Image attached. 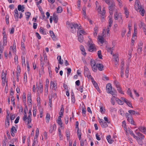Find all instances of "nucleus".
<instances>
[{
    "mask_svg": "<svg viewBox=\"0 0 146 146\" xmlns=\"http://www.w3.org/2000/svg\"><path fill=\"white\" fill-rule=\"evenodd\" d=\"M31 115H29L28 117H27V119H28V122H27V124H29L30 123H31Z\"/></svg>",
    "mask_w": 146,
    "mask_h": 146,
    "instance_id": "nucleus-35",
    "label": "nucleus"
},
{
    "mask_svg": "<svg viewBox=\"0 0 146 146\" xmlns=\"http://www.w3.org/2000/svg\"><path fill=\"white\" fill-rule=\"evenodd\" d=\"M37 102L38 103V106H40V98L39 97H37Z\"/></svg>",
    "mask_w": 146,
    "mask_h": 146,
    "instance_id": "nucleus-51",
    "label": "nucleus"
},
{
    "mask_svg": "<svg viewBox=\"0 0 146 146\" xmlns=\"http://www.w3.org/2000/svg\"><path fill=\"white\" fill-rule=\"evenodd\" d=\"M7 75L6 73H5L3 70L1 74V78L2 79V82L4 85L5 84V82L7 83V80H6L5 79L6 76Z\"/></svg>",
    "mask_w": 146,
    "mask_h": 146,
    "instance_id": "nucleus-3",
    "label": "nucleus"
},
{
    "mask_svg": "<svg viewBox=\"0 0 146 146\" xmlns=\"http://www.w3.org/2000/svg\"><path fill=\"white\" fill-rule=\"evenodd\" d=\"M116 88H117V90L119 92V93H120L121 94H124V93L122 91L121 88L120 87V85H116Z\"/></svg>",
    "mask_w": 146,
    "mask_h": 146,
    "instance_id": "nucleus-18",
    "label": "nucleus"
},
{
    "mask_svg": "<svg viewBox=\"0 0 146 146\" xmlns=\"http://www.w3.org/2000/svg\"><path fill=\"white\" fill-rule=\"evenodd\" d=\"M113 21L111 18H110L109 20V27H111Z\"/></svg>",
    "mask_w": 146,
    "mask_h": 146,
    "instance_id": "nucleus-49",
    "label": "nucleus"
},
{
    "mask_svg": "<svg viewBox=\"0 0 146 146\" xmlns=\"http://www.w3.org/2000/svg\"><path fill=\"white\" fill-rule=\"evenodd\" d=\"M39 31L40 32H41L42 33V34H46V33H45V31H44V29L42 28V27H40L39 29Z\"/></svg>",
    "mask_w": 146,
    "mask_h": 146,
    "instance_id": "nucleus-54",
    "label": "nucleus"
},
{
    "mask_svg": "<svg viewBox=\"0 0 146 146\" xmlns=\"http://www.w3.org/2000/svg\"><path fill=\"white\" fill-rule=\"evenodd\" d=\"M21 58L22 66H23L24 64L25 66L26 65L25 63V56L22 55L21 56Z\"/></svg>",
    "mask_w": 146,
    "mask_h": 146,
    "instance_id": "nucleus-29",
    "label": "nucleus"
},
{
    "mask_svg": "<svg viewBox=\"0 0 146 146\" xmlns=\"http://www.w3.org/2000/svg\"><path fill=\"white\" fill-rule=\"evenodd\" d=\"M126 33V30L125 29H124V30L122 31V37H123Z\"/></svg>",
    "mask_w": 146,
    "mask_h": 146,
    "instance_id": "nucleus-64",
    "label": "nucleus"
},
{
    "mask_svg": "<svg viewBox=\"0 0 146 146\" xmlns=\"http://www.w3.org/2000/svg\"><path fill=\"white\" fill-rule=\"evenodd\" d=\"M25 15L27 16L26 18L27 20L28 21L31 15V13L30 12H28L25 13Z\"/></svg>",
    "mask_w": 146,
    "mask_h": 146,
    "instance_id": "nucleus-32",
    "label": "nucleus"
},
{
    "mask_svg": "<svg viewBox=\"0 0 146 146\" xmlns=\"http://www.w3.org/2000/svg\"><path fill=\"white\" fill-rule=\"evenodd\" d=\"M50 36L54 40H56V36L54 35L53 31H50Z\"/></svg>",
    "mask_w": 146,
    "mask_h": 146,
    "instance_id": "nucleus-17",
    "label": "nucleus"
},
{
    "mask_svg": "<svg viewBox=\"0 0 146 146\" xmlns=\"http://www.w3.org/2000/svg\"><path fill=\"white\" fill-rule=\"evenodd\" d=\"M108 93L112 95L114 98H115L117 96V92L114 89H113L111 91H110L109 92H108Z\"/></svg>",
    "mask_w": 146,
    "mask_h": 146,
    "instance_id": "nucleus-7",
    "label": "nucleus"
},
{
    "mask_svg": "<svg viewBox=\"0 0 146 146\" xmlns=\"http://www.w3.org/2000/svg\"><path fill=\"white\" fill-rule=\"evenodd\" d=\"M128 112L129 113H126L125 114L127 120L131 124L134 125H135V122L133 120L132 115H134L135 114L139 115V113L138 112L132 110H129Z\"/></svg>",
    "mask_w": 146,
    "mask_h": 146,
    "instance_id": "nucleus-1",
    "label": "nucleus"
},
{
    "mask_svg": "<svg viewBox=\"0 0 146 146\" xmlns=\"http://www.w3.org/2000/svg\"><path fill=\"white\" fill-rule=\"evenodd\" d=\"M36 37L38 39H41V37L38 33L36 32Z\"/></svg>",
    "mask_w": 146,
    "mask_h": 146,
    "instance_id": "nucleus-63",
    "label": "nucleus"
},
{
    "mask_svg": "<svg viewBox=\"0 0 146 146\" xmlns=\"http://www.w3.org/2000/svg\"><path fill=\"white\" fill-rule=\"evenodd\" d=\"M86 108H82V113L84 117H85L86 116Z\"/></svg>",
    "mask_w": 146,
    "mask_h": 146,
    "instance_id": "nucleus-42",
    "label": "nucleus"
},
{
    "mask_svg": "<svg viewBox=\"0 0 146 146\" xmlns=\"http://www.w3.org/2000/svg\"><path fill=\"white\" fill-rule=\"evenodd\" d=\"M50 115L49 113H46V122H49V119H50Z\"/></svg>",
    "mask_w": 146,
    "mask_h": 146,
    "instance_id": "nucleus-34",
    "label": "nucleus"
},
{
    "mask_svg": "<svg viewBox=\"0 0 146 146\" xmlns=\"http://www.w3.org/2000/svg\"><path fill=\"white\" fill-rule=\"evenodd\" d=\"M98 55L99 58L101 59H102V54L101 51L99 50L98 52Z\"/></svg>",
    "mask_w": 146,
    "mask_h": 146,
    "instance_id": "nucleus-24",
    "label": "nucleus"
},
{
    "mask_svg": "<svg viewBox=\"0 0 146 146\" xmlns=\"http://www.w3.org/2000/svg\"><path fill=\"white\" fill-rule=\"evenodd\" d=\"M31 95V94L30 92L29 93V96H28L27 97L28 102H29L30 104L29 105V106L30 105H31H31L32 104V102Z\"/></svg>",
    "mask_w": 146,
    "mask_h": 146,
    "instance_id": "nucleus-19",
    "label": "nucleus"
},
{
    "mask_svg": "<svg viewBox=\"0 0 146 146\" xmlns=\"http://www.w3.org/2000/svg\"><path fill=\"white\" fill-rule=\"evenodd\" d=\"M27 74L26 72H25L24 73V82H25V81L26 82H27Z\"/></svg>",
    "mask_w": 146,
    "mask_h": 146,
    "instance_id": "nucleus-59",
    "label": "nucleus"
},
{
    "mask_svg": "<svg viewBox=\"0 0 146 146\" xmlns=\"http://www.w3.org/2000/svg\"><path fill=\"white\" fill-rule=\"evenodd\" d=\"M23 102L25 103L26 101V94L25 93H23Z\"/></svg>",
    "mask_w": 146,
    "mask_h": 146,
    "instance_id": "nucleus-40",
    "label": "nucleus"
},
{
    "mask_svg": "<svg viewBox=\"0 0 146 146\" xmlns=\"http://www.w3.org/2000/svg\"><path fill=\"white\" fill-rule=\"evenodd\" d=\"M78 35L79 41L80 42H83L84 40L83 35L81 34Z\"/></svg>",
    "mask_w": 146,
    "mask_h": 146,
    "instance_id": "nucleus-11",
    "label": "nucleus"
},
{
    "mask_svg": "<svg viewBox=\"0 0 146 146\" xmlns=\"http://www.w3.org/2000/svg\"><path fill=\"white\" fill-rule=\"evenodd\" d=\"M36 109L34 107H33V115L34 117L36 116Z\"/></svg>",
    "mask_w": 146,
    "mask_h": 146,
    "instance_id": "nucleus-57",
    "label": "nucleus"
},
{
    "mask_svg": "<svg viewBox=\"0 0 146 146\" xmlns=\"http://www.w3.org/2000/svg\"><path fill=\"white\" fill-rule=\"evenodd\" d=\"M81 33L84 34L85 32L84 30H80L77 31V35L80 34Z\"/></svg>",
    "mask_w": 146,
    "mask_h": 146,
    "instance_id": "nucleus-44",
    "label": "nucleus"
},
{
    "mask_svg": "<svg viewBox=\"0 0 146 146\" xmlns=\"http://www.w3.org/2000/svg\"><path fill=\"white\" fill-rule=\"evenodd\" d=\"M127 94H128V95H129L130 96L131 98H132L133 99V96L132 95V93H131V90H130V89L129 88L128 89V90L127 91Z\"/></svg>",
    "mask_w": 146,
    "mask_h": 146,
    "instance_id": "nucleus-46",
    "label": "nucleus"
},
{
    "mask_svg": "<svg viewBox=\"0 0 146 146\" xmlns=\"http://www.w3.org/2000/svg\"><path fill=\"white\" fill-rule=\"evenodd\" d=\"M92 67L93 70L94 72H96L97 68V64L96 65V66H92Z\"/></svg>",
    "mask_w": 146,
    "mask_h": 146,
    "instance_id": "nucleus-50",
    "label": "nucleus"
},
{
    "mask_svg": "<svg viewBox=\"0 0 146 146\" xmlns=\"http://www.w3.org/2000/svg\"><path fill=\"white\" fill-rule=\"evenodd\" d=\"M78 26V25L77 24L75 23H72V25L71 26V29H72L73 28H74L76 29V28H77Z\"/></svg>",
    "mask_w": 146,
    "mask_h": 146,
    "instance_id": "nucleus-31",
    "label": "nucleus"
},
{
    "mask_svg": "<svg viewBox=\"0 0 146 146\" xmlns=\"http://www.w3.org/2000/svg\"><path fill=\"white\" fill-rule=\"evenodd\" d=\"M101 125L102 127L106 128L108 127V125L107 122H105V121L103 120L102 123Z\"/></svg>",
    "mask_w": 146,
    "mask_h": 146,
    "instance_id": "nucleus-21",
    "label": "nucleus"
},
{
    "mask_svg": "<svg viewBox=\"0 0 146 146\" xmlns=\"http://www.w3.org/2000/svg\"><path fill=\"white\" fill-rule=\"evenodd\" d=\"M121 99L123 100V102H125L129 107L133 108L131 103L129 102L127 99H126L125 98L123 97L121 98Z\"/></svg>",
    "mask_w": 146,
    "mask_h": 146,
    "instance_id": "nucleus-5",
    "label": "nucleus"
},
{
    "mask_svg": "<svg viewBox=\"0 0 146 146\" xmlns=\"http://www.w3.org/2000/svg\"><path fill=\"white\" fill-rule=\"evenodd\" d=\"M53 17L54 22L56 23H57L58 22V18L57 16L56 15L55 13H54L53 14Z\"/></svg>",
    "mask_w": 146,
    "mask_h": 146,
    "instance_id": "nucleus-16",
    "label": "nucleus"
},
{
    "mask_svg": "<svg viewBox=\"0 0 146 146\" xmlns=\"http://www.w3.org/2000/svg\"><path fill=\"white\" fill-rule=\"evenodd\" d=\"M142 47H138L137 49V52L139 54H141L142 51Z\"/></svg>",
    "mask_w": 146,
    "mask_h": 146,
    "instance_id": "nucleus-52",
    "label": "nucleus"
},
{
    "mask_svg": "<svg viewBox=\"0 0 146 146\" xmlns=\"http://www.w3.org/2000/svg\"><path fill=\"white\" fill-rule=\"evenodd\" d=\"M106 89L108 93V92H109L110 91H111L113 90L111 85L110 83H109L107 84Z\"/></svg>",
    "mask_w": 146,
    "mask_h": 146,
    "instance_id": "nucleus-8",
    "label": "nucleus"
},
{
    "mask_svg": "<svg viewBox=\"0 0 146 146\" xmlns=\"http://www.w3.org/2000/svg\"><path fill=\"white\" fill-rule=\"evenodd\" d=\"M110 6L112 8L114 7L115 6V4L113 1H111V4L110 5Z\"/></svg>",
    "mask_w": 146,
    "mask_h": 146,
    "instance_id": "nucleus-60",
    "label": "nucleus"
},
{
    "mask_svg": "<svg viewBox=\"0 0 146 146\" xmlns=\"http://www.w3.org/2000/svg\"><path fill=\"white\" fill-rule=\"evenodd\" d=\"M19 119H20V117L19 116H18L17 117L16 119H15V122H14L15 123V124L17 123L19 121Z\"/></svg>",
    "mask_w": 146,
    "mask_h": 146,
    "instance_id": "nucleus-58",
    "label": "nucleus"
},
{
    "mask_svg": "<svg viewBox=\"0 0 146 146\" xmlns=\"http://www.w3.org/2000/svg\"><path fill=\"white\" fill-rule=\"evenodd\" d=\"M24 5L22 6L21 5H19L18 6V9L19 11H20L22 10L23 9H24L25 7Z\"/></svg>",
    "mask_w": 146,
    "mask_h": 146,
    "instance_id": "nucleus-33",
    "label": "nucleus"
},
{
    "mask_svg": "<svg viewBox=\"0 0 146 146\" xmlns=\"http://www.w3.org/2000/svg\"><path fill=\"white\" fill-rule=\"evenodd\" d=\"M27 119V113L25 110L24 111V116L23 117V119L24 121H25Z\"/></svg>",
    "mask_w": 146,
    "mask_h": 146,
    "instance_id": "nucleus-38",
    "label": "nucleus"
},
{
    "mask_svg": "<svg viewBox=\"0 0 146 146\" xmlns=\"http://www.w3.org/2000/svg\"><path fill=\"white\" fill-rule=\"evenodd\" d=\"M138 143L141 145H142L143 144V142L142 139H141L139 138L138 137V139H137Z\"/></svg>",
    "mask_w": 146,
    "mask_h": 146,
    "instance_id": "nucleus-41",
    "label": "nucleus"
},
{
    "mask_svg": "<svg viewBox=\"0 0 146 146\" xmlns=\"http://www.w3.org/2000/svg\"><path fill=\"white\" fill-rule=\"evenodd\" d=\"M10 95L12 96V97H14L13 95L14 94V91H13V88H11L10 90Z\"/></svg>",
    "mask_w": 146,
    "mask_h": 146,
    "instance_id": "nucleus-55",
    "label": "nucleus"
},
{
    "mask_svg": "<svg viewBox=\"0 0 146 146\" xmlns=\"http://www.w3.org/2000/svg\"><path fill=\"white\" fill-rule=\"evenodd\" d=\"M129 65L127 64H126V69L125 72V74L126 76V78H127L128 77V73L129 71Z\"/></svg>",
    "mask_w": 146,
    "mask_h": 146,
    "instance_id": "nucleus-14",
    "label": "nucleus"
},
{
    "mask_svg": "<svg viewBox=\"0 0 146 146\" xmlns=\"http://www.w3.org/2000/svg\"><path fill=\"white\" fill-rule=\"evenodd\" d=\"M84 74L85 77H87L88 78H92V76L90 75V73L87 67L84 66Z\"/></svg>",
    "mask_w": 146,
    "mask_h": 146,
    "instance_id": "nucleus-2",
    "label": "nucleus"
},
{
    "mask_svg": "<svg viewBox=\"0 0 146 146\" xmlns=\"http://www.w3.org/2000/svg\"><path fill=\"white\" fill-rule=\"evenodd\" d=\"M138 129L139 130L144 134H146V128L142 126H140Z\"/></svg>",
    "mask_w": 146,
    "mask_h": 146,
    "instance_id": "nucleus-9",
    "label": "nucleus"
},
{
    "mask_svg": "<svg viewBox=\"0 0 146 146\" xmlns=\"http://www.w3.org/2000/svg\"><path fill=\"white\" fill-rule=\"evenodd\" d=\"M106 139L108 142L110 144L112 143L113 142V140L111 139V137L110 135H108L106 137Z\"/></svg>",
    "mask_w": 146,
    "mask_h": 146,
    "instance_id": "nucleus-12",
    "label": "nucleus"
},
{
    "mask_svg": "<svg viewBox=\"0 0 146 146\" xmlns=\"http://www.w3.org/2000/svg\"><path fill=\"white\" fill-rule=\"evenodd\" d=\"M15 98L14 97H11V102H13V104L14 107H15Z\"/></svg>",
    "mask_w": 146,
    "mask_h": 146,
    "instance_id": "nucleus-47",
    "label": "nucleus"
},
{
    "mask_svg": "<svg viewBox=\"0 0 146 146\" xmlns=\"http://www.w3.org/2000/svg\"><path fill=\"white\" fill-rule=\"evenodd\" d=\"M12 48V49L15 51V52H16V44L15 42V40H14L13 44V47L12 46H11L10 47V48Z\"/></svg>",
    "mask_w": 146,
    "mask_h": 146,
    "instance_id": "nucleus-25",
    "label": "nucleus"
},
{
    "mask_svg": "<svg viewBox=\"0 0 146 146\" xmlns=\"http://www.w3.org/2000/svg\"><path fill=\"white\" fill-rule=\"evenodd\" d=\"M11 115V116L10 117L11 119V121L13 120L15 118V115L14 114H13L12 115H11Z\"/></svg>",
    "mask_w": 146,
    "mask_h": 146,
    "instance_id": "nucleus-62",
    "label": "nucleus"
},
{
    "mask_svg": "<svg viewBox=\"0 0 146 146\" xmlns=\"http://www.w3.org/2000/svg\"><path fill=\"white\" fill-rule=\"evenodd\" d=\"M97 66L99 70L102 71L103 70L104 66L102 64H97Z\"/></svg>",
    "mask_w": 146,
    "mask_h": 146,
    "instance_id": "nucleus-10",
    "label": "nucleus"
},
{
    "mask_svg": "<svg viewBox=\"0 0 146 146\" xmlns=\"http://www.w3.org/2000/svg\"><path fill=\"white\" fill-rule=\"evenodd\" d=\"M15 128V127L14 126H13L12 127L11 129V133L12 136L13 137L15 136V134L14 133L13 131H14V129Z\"/></svg>",
    "mask_w": 146,
    "mask_h": 146,
    "instance_id": "nucleus-36",
    "label": "nucleus"
},
{
    "mask_svg": "<svg viewBox=\"0 0 146 146\" xmlns=\"http://www.w3.org/2000/svg\"><path fill=\"white\" fill-rule=\"evenodd\" d=\"M39 84H40V88H39V91L40 93H42L43 91V85L42 84L41 82L40 81L39 82Z\"/></svg>",
    "mask_w": 146,
    "mask_h": 146,
    "instance_id": "nucleus-23",
    "label": "nucleus"
},
{
    "mask_svg": "<svg viewBox=\"0 0 146 146\" xmlns=\"http://www.w3.org/2000/svg\"><path fill=\"white\" fill-rule=\"evenodd\" d=\"M98 39H99V40L100 42V43L101 44L103 43L104 42V38L102 37H101V36L100 35L98 36Z\"/></svg>",
    "mask_w": 146,
    "mask_h": 146,
    "instance_id": "nucleus-27",
    "label": "nucleus"
},
{
    "mask_svg": "<svg viewBox=\"0 0 146 146\" xmlns=\"http://www.w3.org/2000/svg\"><path fill=\"white\" fill-rule=\"evenodd\" d=\"M52 86V88H54L56 87V88H57V84H55L52 81H51L50 82V86Z\"/></svg>",
    "mask_w": 146,
    "mask_h": 146,
    "instance_id": "nucleus-45",
    "label": "nucleus"
},
{
    "mask_svg": "<svg viewBox=\"0 0 146 146\" xmlns=\"http://www.w3.org/2000/svg\"><path fill=\"white\" fill-rule=\"evenodd\" d=\"M116 101L118 102V104L119 105H122L124 104V102L123 101L121 100H120L118 98H116Z\"/></svg>",
    "mask_w": 146,
    "mask_h": 146,
    "instance_id": "nucleus-26",
    "label": "nucleus"
},
{
    "mask_svg": "<svg viewBox=\"0 0 146 146\" xmlns=\"http://www.w3.org/2000/svg\"><path fill=\"white\" fill-rule=\"evenodd\" d=\"M113 8L109 6V13L110 15H112L113 14V11L112 10Z\"/></svg>",
    "mask_w": 146,
    "mask_h": 146,
    "instance_id": "nucleus-39",
    "label": "nucleus"
},
{
    "mask_svg": "<svg viewBox=\"0 0 146 146\" xmlns=\"http://www.w3.org/2000/svg\"><path fill=\"white\" fill-rule=\"evenodd\" d=\"M66 24L69 26V27H70L71 28V26L72 25V23H70L69 21H67L66 23Z\"/></svg>",
    "mask_w": 146,
    "mask_h": 146,
    "instance_id": "nucleus-61",
    "label": "nucleus"
},
{
    "mask_svg": "<svg viewBox=\"0 0 146 146\" xmlns=\"http://www.w3.org/2000/svg\"><path fill=\"white\" fill-rule=\"evenodd\" d=\"M19 14L18 13H15L14 16L15 17V20L16 21H17L18 20V18H19Z\"/></svg>",
    "mask_w": 146,
    "mask_h": 146,
    "instance_id": "nucleus-48",
    "label": "nucleus"
},
{
    "mask_svg": "<svg viewBox=\"0 0 146 146\" xmlns=\"http://www.w3.org/2000/svg\"><path fill=\"white\" fill-rule=\"evenodd\" d=\"M91 80L92 83L93 85H94V86L96 89L98 91V92H100V88H99V87L97 83L94 80V79L92 78H92H91Z\"/></svg>",
    "mask_w": 146,
    "mask_h": 146,
    "instance_id": "nucleus-4",
    "label": "nucleus"
},
{
    "mask_svg": "<svg viewBox=\"0 0 146 146\" xmlns=\"http://www.w3.org/2000/svg\"><path fill=\"white\" fill-rule=\"evenodd\" d=\"M90 64L92 66H95L96 65L95 60L92 59L91 60Z\"/></svg>",
    "mask_w": 146,
    "mask_h": 146,
    "instance_id": "nucleus-28",
    "label": "nucleus"
},
{
    "mask_svg": "<svg viewBox=\"0 0 146 146\" xmlns=\"http://www.w3.org/2000/svg\"><path fill=\"white\" fill-rule=\"evenodd\" d=\"M124 10L125 11V15L126 17L127 18L129 17V14L127 8L126 7H124Z\"/></svg>",
    "mask_w": 146,
    "mask_h": 146,
    "instance_id": "nucleus-20",
    "label": "nucleus"
},
{
    "mask_svg": "<svg viewBox=\"0 0 146 146\" xmlns=\"http://www.w3.org/2000/svg\"><path fill=\"white\" fill-rule=\"evenodd\" d=\"M139 3L140 2L138 0H136L135 4L136 6H135V9L137 11L141 9V5H139Z\"/></svg>",
    "mask_w": 146,
    "mask_h": 146,
    "instance_id": "nucleus-6",
    "label": "nucleus"
},
{
    "mask_svg": "<svg viewBox=\"0 0 146 146\" xmlns=\"http://www.w3.org/2000/svg\"><path fill=\"white\" fill-rule=\"evenodd\" d=\"M67 74L68 76L70 74L71 72V69L70 68H68L67 69Z\"/></svg>",
    "mask_w": 146,
    "mask_h": 146,
    "instance_id": "nucleus-56",
    "label": "nucleus"
},
{
    "mask_svg": "<svg viewBox=\"0 0 146 146\" xmlns=\"http://www.w3.org/2000/svg\"><path fill=\"white\" fill-rule=\"evenodd\" d=\"M137 135L139 137V138L141 139H143L144 138V135L140 132H138L137 133Z\"/></svg>",
    "mask_w": 146,
    "mask_h": 146,
    "instance_id": "nucleus-30",
    "label": "nucleus"
},
{
    "mask_svg": "<svg viewBox=\"0 0 146 146\" xmlns=\"http://www.w3.org/2000/svg\"><path fill=\"white\" fill-rule=\"evenodd\" d=\"M90 46L89 47V51L90 52H92L94 49H96L95 46H94L92 43L90 44Z\"/></svg>",
    "mask_w": 146,
    "mask_h": 146,
    "instance_id": "nucleus-15",
    "label": "nucleus"
},
{
    "mask_svg": "<svg viewBox=\"0 0 146 146\" xmlns=\"http://www.w3.org/2000/svg\"><path fill=\"white\" fill-rule=\"evenodd\" d=\"M78 136L79 138V140H80L81 138V130H79V129H77Z\"/></svg>",
    "mask_w": 146,
    "mask_h": 146,
    "instance_id": "nucleus-22",
    "label": "nucleus"
},
{
    "mask_svg": "<svg viewBox=\"0 0 146 146\" xmlns=\"http://www.w3.org/2000/svg\"><path fill=\"white\" fill-rule=\"evenodd\" d=\"M7 36L6 34H5V35H3V46H5L7 45Z\"/></svg>",
    "mask_w": 146,
    "mask_h": 146,
    "instance_id": "nucleus-13",
    "label": "nucleus"
},
{
    "mask_svg": "<svg viewBox=\"0 0 146 146\" xmlns=\"http://www.w3.org/2000/svg\"><path fill=\"white\" fill-rule=\"evenodd\" d=\"M139 12H140V14L142 16H144L145 11L144 10V9H143V8L142 9L141 11V10H140Z\"/></svg>",
    "mask_w": 146,
    "mask_h": 146,
    "instance_id": "nucleus-43",
    "label": "nucleus"
},
{
    "mask_svg": "<svg viewBox=\"0 0 146 146\" xmlns=\"http://www.w3.org/2000/svg\"><path fill=\"white\" fill-rule=\"evenodd\" d=\"M62 11V8L60 7H58L57 9V11L58 13H61Z\"/></svg>",
    "mask_w": 146,
    "mask_h": 146,
    "instance_id": "nucleus-37",
    "label": "nucleus"
},
{
    "mask_svg": "<svg viewBox=\"0 0 146 146\" xmlns=\"http://www.w3.org/2000/svg\"><path fill=\"white\" fill-rule=\"evenodd\" d=\"M118 14L117 12H116L114 14V19L115 20H117L118 18Z\"/></svg>",
    "mask_w": 146,
    "mask_h": 146,
    "instance_id": "nucleus-53",
    "label": "nucleus"
}]
</instances>
